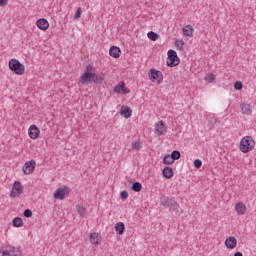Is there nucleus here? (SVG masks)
<instances>
[{"label": "nucleus", "mask_w": 256, "mask_h": 256, "mask_svg": "<svg viewBox=\"0 0 256 256\" xmlns=\"http://www.w3.org/2000/svg\"><path fill=\"white\" fill-rule=\"evenodd\" d=\"M160 203L164 209H169L170 213H179L180 206L175 197L163 196Z\"/></svg>", "instance_id": "1"}, {"label": "nucleus", "mask_w": 256, "mask_h": 256, "mask_svg": "<svg viewBox=\"0 0 256 256\" xmlns=\"http://www.w3.org/2000/svg\"><path fill=\"white\" fill-rule=\"evenodd\" d=\"M239 149L242 153H249L255 149V140L251 136H245L241 139Z\"/></svg>", "instance_id": "2"}, {"label": "nucleus", "mask_w": 256, "mask_h": 256, "mask_svg": "<svg viewBox=\"0 0 256 256\" xmlns=\"http://www.w3.org/2000/svg\"><path fill=\"white\" fill-rule=\"evenodd\" d=\"M10 71H13L16 75L25 74V65H23L19 60L12 58L8 63Z\"/></svg>", "instance_id": "3"}, {"label": "nucleus", "mask_w": 256, "mask_h": 256, "mask_svg": "<svg viewBox=\"0 0 256 256\" xmlns=\"http://www.w3.org/2000/svg\"><path fill=\"white\" fill-rule=\"evenodd\" d=\"M181 63V60L179 59V56H177V52L175 50L170 49L168 51V60H167V66L168 67H177Z\"/></svg>", "instance_id": "4"}, {"label": "nucleus", "mask_w": 256, "mask_h": 256, "mask_svg": "<svg viewBox=\"0 0 256 256\" xmlns=\"http://www.w3.org/2000/svg\"><path fill=\"white\" fill-rule=\"evenodd\" d=\"M69 193H71V189L69 187H60L55 191L54 199H59V201H63V199L69 197Z\"/></svg>", "instance_id": "5"}, {"label": "nucleus", "mask_w": 256, "mask_h": 256, "mask_svg": "<svg viewBox=\"0 0 256 256\" xmlns=\"http://www.w3.org/2000/svg\"><path fill=\"white\" fill-rule=\"evenodd\" d=\"M23 191V184H21L19 181H15L12 187V191L10 192V197H21V195H23Z\"/></svg>", "instance_id": "6"}, {"label": "nucleus", "mask_w": 256, "mask_h": 256, "mask_svg": "<svg viewBox=\"0 0 256 256\" xmlns=\"http://www.w3.org/2000/svg\"><path fill=\"white\" fill-rule=\"evenodd\" d=\"M149 78L153 83H163V73L155 68L149 70Z\"/></svg>", "instance_id": "7"}, {"label": "nucleus", "mask_w": 256, "mask_h": 256, "mask_svg": "<svg viewBox=\"0 0 256 256\" xmlns=\"http://www.w3.org/2000/svg\"><path fill=\"white\" fill-rule=\"evenodd\" d=\"M2 256H23V252L15 246H10L8 250H2Z\"/></svg>", "instance_id": "8"}, {"label": "nucleus", "mask_w": 256, "mask_h": 256, "mask_svg": "<svg viewBox=\"0 0 256 256\" xmlns=\"http://www.w3.org/2000/svg\"><path fill=\"white\" fill-rule=\"evenodd\" d=\"M36 165H37V163L35 162V160H30V161L26 162L23 166L24 175H31V173H33L35 171Z\"/></svg>", "instance_id": "9"}, {"label": "nucleus", "mask_w": 256, "mask_h": 256, "mask_svg": "<svg viewBox=\"0 0 256 256\" xmlns=\"http://www.w3.org/2000/svg\"><path fill=\"white\" fill-rule=\"evenodd\" d=\"M155 133L158 137H161V135H165V133H167V125H165V122L158 121L155 124Z\"/></svg>", "instance_id": "10"}, {"label": "nucleus", "mask_w": 256, "mask_h": 256, "mask_svg": "<svg viewBox=\"0 0 256 256\" xmlns=\"http://www.w3.org/2000/svg\"><path fill=\"white\" fill-rule=\"evenodd\" d=\"M93 77H95L93 73H89V72L82 73V75L80 76L81 85H89V83H93Z\"/></svg>", "instance_id": "11"}, {"label": "nucleus", "mask_w": 256, "mask_h": 256, "mask_svg": "<svg viewBox=\"0 0 256 256\" xmlns=\"http://www.w3.org/2000/svg\"><path fill=\"white\" fill-rule=\"evenodd\" d=\"M28 135L30 139H37L41 135V130H39L37 125L32 124L28 129Z\"/></svg>", "instance_id": "12"}, {"label": "nucleus", "mask_w": 256, "mask_h": 256, "mask_svg": "<svg viewBox=\"0 0 256 256\" xmlns=\"http://www.w3.org/2000/svg\"><path fill=\"white\" fill-rule=\"evenodd\" d=\"M36 25L38 29H41V31H47V29H49V21L45 18L37 20Z\"/></svg>", "instance_id": "13"}, {"label": "nucleus", "mask_w": 256, "mask_h": 256, "mask_svg": "<svg viewBox=\"0 0 256 256\" xmlns=\"http://www.w3.org/2000/svg\"><path fill=\"white\" fill-rule=\"evenodd\" d=\"M225 246L227 249H235V247H237V239L233 236L228 237L225 240Z\"/></svg>", "instance_id": "14"}, {"label": "nucleus", "mask_w": 256, "mask_h": 256, "mask_svg": "<svg viewBox=\"0 0 256 256\" xmlns=\"http://www.w3.org/2000/svg\"><path fill=\"white\" fill-rule=\"evenodd\" d=\"M109 55L114 59H119L121 57V49L117 46H112L109 50Z\"/></svg>", "instance_id": "15"}, {"label": "nucleus", "mask_w": 256, "mask_h": 256, "mask_svg": "<svg viewBox=\"0 0 256 256\" xmlns=\"http://www.w3.org/2000/svg\"><path fill=\"white\" fill-rule=\"evenodd\" d=\"M92 83L96 85H103V81H105V76L103 74L93 73Z\"/></svg>", "instance_id": "16"}, {"label": "nucleus", "mask_w": 256, "mask_h": 256, "mask_svg": "<svg viewBox=\"0 0 256 256\" xmlns=\"http://www.w3.org/2000/svg\"><path fill=\"white\" fill-rule=\"evenodd\" d=\"M236 213L239 215H245V211H247V206L243 202H239L235 206Z\"/></svg>", "instance_id": "17"}, {"label": "nucleus", "mask_w": 256, "mask_h": 256, "mask_svg": "<svg viewBox=\"0 0 256 256\" xmlns=\"http://www.w3.org/2000/svg\"><path fill=\"white\" fill-rule=\"evenodd\" d=\"M90 242L93 245H100V243H101V236L99 235V233H92V234H90Z\"/></svg>", "instance_id": "18"}, {"label": "nucleus", "mask_w": 256, "mask_h": 256, "mask_svg": "<svg viewBox=\"0 0 256 256\" xmlns=\"http://www.w3.org/2000/svg\"><path fill=\"white\" fill-rule=\"evenodd\" d=\"M162 175L165 179H173V168L165 167L162 171Z\"/></svg>", "instance_id": "19"}, {"label": "nucleus", "mask_w": 256, "mask_h": 256, "mask_svg": "<svg viewBox=\"0 0 256 256\" xmlns=\"http://www.w3.org/2000/svg\"><path fill=\"white\" fill-rule=\"evenodd\" d=\"M115 231L118 235H123V233H125V224L123 222L116 223Z\"/></svg>", "instance_id": "20"}, {"label": "nucleus", "mask_w": 256, "mask_h": 256, "mask_svg": "<svg viewBox=\"0 0 256 256\" xmlns=\"http://www.w3.org/2000/svg\"><path fill=\"white\" fill-rule=\"evenodd\" d=\"M193 31H194V28H193V26H191V25H186V26L183 28V34H184L186 37H193Z\"/></svg>", "instance_id": "21"}, {"label": "nucleus", "mask_w": 256, "mask_h": 256, "mask_svg": "<svg viewBox=\"0 0 256 256\" xmlns=\"http://www.w3.org/2000/svg\"><path fill=\"white\" fill-rule=\"evenodd\" d=\"M133 111L129 107H122L121 108V115L125 117V119H129L131 117Z\"/></svg>", "instance_id": "22"}, {"label": "nucleus", "mask_w": 256, "mask_h": 256, "mask_svg": "<svg viewBox=\"0 0 256 256\" xmlns=\"http://www.w3.org/2000/svg\"><path fill=\"white\" fill-rule=\"evenodd\" d=\"M241 110H242L243 115H251V113L253 112L251 110V105H249V104H242Z\"/></svg>", "instance_id": "23"}, {"label": "nucleus", "mask_w": 256, "mask_h": 256, "mask_svg": "<svg viewBox=\"0 0 256 256\" xmlns=\"http://www.w3.org/2000/svg\"><path fill=\"white\" fill-rule=\"evenodd\" d=\"M76 211L80 217H85L87 215V208L81 205H76Z\"/></svg>", "instance_id": "24"}, {"label": "nucleus", "mask_w": 256, "mask_h": 256, "mask_svg": "<svg viewBox=\"0 0 256 256\" xmlns=\"http://www.w3.org/2000/svg\"><path fill=\"white\" fill-rule=\"evenodd\" d=\"M132 191H135V193H139L143 191V185L139 182H134L131 187Z\"/></svg>", "instance_id": "25"}, {"label": "nucleus", "mask_w": 256, "mask_h": 256, "mask_svg": "<svg viewBox=\"0 0 256 256\" xmlns=\"http://www.w3.org/2000/svg\"><path fill=\"white\" fill-rule=\"evenodd\" d=\"M163 163L164 165H173L175 163V160L172 158L171 155L167 154L164 156Z\"/></svg>", "instance_id": "26"}, {"label": "nucleus", "mask_w": 256, "mask_h": 256, "mask_svg": "<svg viewBox=\"0 0 256 256\" xmlns=\"http://www.w3.org/2000/svg\"><path fill=\"white\" fill-rule=\"evenodd\" d=\"M147 37H148V39H150V41H157V39H159V34L153 32V31H150L147 33Z\"/></svg>", "instance_id": "27"}, {"label": "nucleus", "mask_w": 256, "mask_h": 256, "mask_svg": "<svg viewBox=\"0 0 256 256\" xmlns=\"http://www.w3.org/2000/svg\"><path fill=\"white\" fill-rule=\"evenodd\" d=\"M13 226L14 227H23V219L16 217L13 219Z\"/></svg>", "instance_id": "28"}, {"label": "nucleus", "mask_w": 256, "mask_h": 256, "mask_svg": "<svg viewBox=\"0 0 256 256\" xmlns=\"http://www.w3.org/2000/svg\"><path fill=\"white\" fill-rule=\"evenodd\" d=\"M170 155L172 156V159L174 161H177V159H181V152H179V150L172 151Z\"/></svg>", "instance_id": "29"}, {"label": "nucleus", "mask_w": 256, "mask_h": 256, "mask_svg": "<svg viewBox=\"0 0 256 256\" xmlns=\"http://www.w3.org/2000/svg\"><path fill=\"white\" fill-rule=\"evenodd\" d=\"M122 88H121V95H127L131 93V90L125 86V82H121Z\"/></svg>", "instance_id": "30"}, {"label": "nucleus", "mask_w": 256, "mask_h": 256, "mask_svg": "<svg viewBox=\"0 0 256 256\" xmlns=\"http://www.w3.org/2000/svg\"><path fill=\"white\" fill-rule=\"evenodd\" d=\"M121 89H123L121 82H119L115 87H114V93H117L118 95H121Z\"/></svg>", "instance_id": "31"}, {"label": "nucleus", "mask_w": 256, "mask_h": 256, "mask_svg": "<svg viewBox=\"0 0 256 256\" xmlns=\"http://www.w3.org/2000/svg\"><path fill=\"white\" fill-rule=\"evenodd\" d=\"M202 165H203V162L201 161V159L194 160V167L196 169H201Z\"/></svg>", "instance_id": "32"}, {"label": "nucleus", "mask_w": 256, "mask_h": 256, "mask_svg": "<svg viewBox=\"0 0 256 256\" xmlns=\"http://www.w3.org/2000/svg\"><path fill=\"white\" fill-rule=\"evenodd\" d=\"M82 13H83V10L81 8H78L74 14V19H81Z\"/></svg>", "instance_id": "33"}, {"label": "nucleus", "mask_w": 256, "mask_h": 256, "mask_svg": "<svg viewBox=\"0 0 256 256\" xmlns=\"http://www.w3.org/2000/svg\"><path fill=\"white\" fill-rule=\"evenodd\" d=\"M234 88L236 89V91H241V89H243V83L241 81L235 82Z\"/></svg>", "instance_id": "34"}, {"label": "nucleus", "mask_w": 256, "mask_h": 256, "mask_svg": "<svg viewBox=\"0 0 256 256\" xmlns=\"http://www.w3.org/2000/svg\"><path fill=\"white\" fill-rule=\"evenodd\" d=\"M132 149H136V151H139V149H141V142H139V141L133 142Z\"/></svg>", "instance_id": "35"}, {"label": "nucleus", "mask_w": 256, "mask_h": 256, "mask_svg": "<svg viewBox=\"0 0 256 256\" xmlns=\"http://www.w3.org/2000/svg\"><path fill=\"white\" fill-rule=\"evenodd\" d=\"M24 217H33V211H31L30 209H26L23 213Z\"/></svg>", "instance_id": "36"}, {"label": "nucleus", "mask_w": 256, "mask_h": 256, "mask_svg": "<svg viewBox=\"0 0 256 256\" xmlns=\"http://www.w3.org/2000/svg\"><path fill=\"white\" fill-rule=\"evenodd\" d=\"M206 81H209L210 83H213V81H215V74H208L206 76Z\"/></svg>", "instance_id": "37"}, {"label": "nucleus", "mask_w": 256, "mask_h": 256, "mask_svg": "<svg viewBox=\"0 0 256 256\" xmlns=\"http://www.w3.org/2000/svg\"><path fill=\"white\" fill-rule=\"evenodd\" d=\"M175 47H177V49H180V51L183 50V42L176 40Z\"/></svg>", "instance_id": "38"}, {"label": "nucleus", "mask_w": 256, "mask_h": 256, "mask_svg": "<svg viewBox=\"0 0 256 256\" xmlns=\"http://www.w3.org/2000/svg\"><path fill=\"white\" fill-rule=\"evenodd\" d=\"M120 197L121 199H127V197H129V193L124 190L120 193Z\"/></svg>", "instance_id": "39"}, {"label": "nucleus", "mask_w": 256, "mask_h": 256, "mask_svg": "<svg viewBox=\"0 0 256 256\" xmlns=\"http://www.w3.org/2000/svg\"><path fill=\"white\" fill-rule=\"evenodd\" d=\"M92 71H93V66L88 65V66H86V70L84 73H93Z\"/></svg>", "instance_id": "40"}, {"label": "nucleus", "mask_w": 256, "mask_h": 256, "mask_svg": "<svg viewBox=\"0 0 256 256\" xmlns=\"http://www.w3.org/2000/svg\"><path fill=\"white\" fill-rule=\"evenodd\" d=\"M9 3V0H0V7H5Z\"/></svg>", "instance_id": "41"}, {"label": "nucleus", "mask_w": 256, "mask_h": 256, "mask_svg": "<svg viewBox=\"0 0 256 256\" xmlns=\"http://www.w3.org/2000/svg\"><path fill=\"white\" fill-rule=\"evenodd\" d=\"M234 256H243V253L242 252H235Z\"/></svg>", "instance_id": "42"}]
</instances>
